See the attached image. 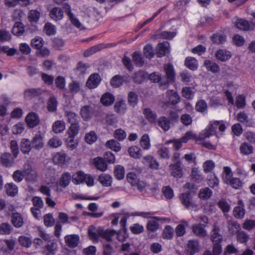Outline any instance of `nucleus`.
Wrapping results in <instances>:
<instances>
[{"label":"nucleus","instance_id":"nucleus-26","mask_svg":"<svg viewBox=\"0 0 255 255\" xmlns=\"http://www.w3.org/2000/svg\"><path fill=\"white\" fill-rule=\"evenodd\" d=\"M127 109V106L126 101L123 99L117 101L114 105V110L115 112L118 114H124Z\"/></svg>","mask_w":255,"mask_h":255},{"label":"nucleus","instance_id":"nucleus-36","mask_svg":"<svg viewBox=\"0 0 255 255\" xmlns=\"http://www.w3.org/2000/svg\"><path fill=\"white\" fill-rule=\"evenodd\" d=\"M143 114L146 119L150 123H155L157 120V115L153 112L149 108H145L144 109Z\"/></svg>","mask_w":255,"mask_h":255},{"label":"nucleus","instance_id":"nucleus-7","mask_svg":"<svg viewBox=\"0 0 255 255\" xmlns=\"http://www.w3.org/2000/svg\"><path fill=\"white\" fill-rule=\"evenodd\" d=\"M102 79L98 73L92 74L86 82V86L90 89L97 88L100 84Z\"/></svg>","mask_w":255,"mask_h":255},{"label":"nucleus","instance_id":"nucleus-1","mask_svg":"<svg viewBox=\"0 0 255 255\" xmlns=\"http://www.w3.org/2000/svg\"><path fill=\"white\" fill-rule=\"evenodd\" d=\"M154 214L155 213L153 212H134L131 213L130 214V216H140L144 218H149L155 220V221H148L146 224V227L148 232V235L151 238H154L155 235H154L153 234L150 235V233L156 232V231L159 228V225L157 221L169 222L170 221V219L169 218L166 217L152 216V215H154Z\"/></svg>","mask_w":255,"mask_h":255},{"label":"nucleus","instance_id":"nucleus-20","mask_svg":"<svg viewBox=\"0 0 255 255\" xmlns=\"http://www.w3.org/2000/svg\"><path fill=\"white\" fill-rule=\"evenodd\" d=\"M212 43L216 45H222L227 41V36L221 33L216 32L210 37Z\"/></svg>","mask_w":255,"mask_h":255},{"label":"nucleus","instance_id":"nucleus-21","mask_svg":"<svg viewBox=\"0 0 255 255\" xmlns=\"http://www.w3.org/2000/svg\"><path fill=\"white\" fill-rule=\"evenodd\" d=\"M239 206H236L233 210V215L237 219H243L245 215L244 205L242 200L239 201Z\"/></svg>","mask_w":255,"mask_h":255},{"label":"nucleus","instance_id":"nucleus-19","mask_svg":"<svg viewBox=\"0 0 255 255\" xmlns=\"http://www.w3.org/2000/svg\"><path fill=\"white\" fill-rule=\"evenodd\" d=\"M148 78V73L143 70H139L134 73L132 76L133 82L136 84H141Z\"/></svg>","mask_w":255,"mask_h":255},{"label":"nucleus","instance_id":"nucleus-51","mask_svg":"<svg viewBox=\"0 0 255 255\" xmlns=\"http://www.w3.org/2000/svg\"><path fill=\"white\" fill-rule=\"evenodd\" d=\"M212 191L208 187L200 189L198 194L199 197L202 200H208L212 196Z\"/></svg>","mask_w":255,"mask_h":255},{"label":"nucleus","instance_id":"nucleus-39","mask_svg":"<svg viewBox=\"0 0 255 255\" xmlns=\"http://www.w3.org/2000/svg\"><path fill=\"white\" fill-rule=\"evenodd\" d=\"M58 102L54 96L50 97L47 103V109L49 112L54 113L57 111Z\"/></svg>","mask_w":255,"mask_h":255},{"label":"nucleus","instance_id":"nucleus-6","mask_svg":"<svg viewBox=\"0 0 255 255\" xmlns=\"http://www.w3.org/2000/svg\"><path fill=\"white\" fill-rule=\"evenodd\" d=\"M199 252V243L196 240H190L188 241L185 248V253L187 255H194Z\"/></svg>","mask_w":255,"mask_h":255},{"label":"nucleus","instance_id":"nucleus-4","mask_svg":"<svg viewBox=\"0 0 255 255\" xmlns=\"http://www.w3.org/2000/svg\"><path fill=\"white\" fill-rule=\"evenodd\" d=\"M170 53V44L168 41L159 43L156 47L155 55L162 58Z\"/></svg>","mask_w":255,"mask_h":255},{"label":"nucleus","instance_id":"nucleus-52","mask_svg":"<svg viewBox=\"0 0 255 255\" xmlns=\"http://www.w3.org/2000/svg\"><path fill=\"white\" fill-rule=\"evenodd\" d=\"M141 147L144 150H148L150 147V138L148 134H144L141 137L140 140Z\"/></svg>","mask_w":255,"mask_h":255},{"label":"nucleus","instance_id":"nucleus-5","mask_svg":"<svg viewBox=\"0 0 255 255\" xmlns=\"http://www.w3.org/2000/svg\"><path fill=\"white\" fill-rule=\"evenodd\" d=\"M16 158L9 152H3L0 156V164L4 167H10L14 164Z\"/></svg>","mask_w":255,"mask_h":255},{"label":"nucleus","instance_id":"nucleus-32","mask_svg":"<svg viewBox=\"0 0 255 255\" xmlns=\"http://www.w3.org/2000/svg\"><path fill=\"white\" fill-rule=\"evenodd\" d=\"M12 225L16 228L21 227L23 224V219L22 215L17 212L13 213L11 216Z\"/></svg>","mask_w":255,"mask_h":255},{"label":"nucleus","instance_id":"nucleus-15","mask_svg":"<svg viewBox=\"0 0 255 255\" xmlns=\"http://www.w3.org/2000/svg\"><path fill=\"white\" fill-rule=\"evenodd\" d=\"M66 244L70 248H75L78 246L79 242V236L78 235L72 234L66 235L64 237Z\"/></svg>","mask_w":255,"mask_h":255},{"label":"nucleus","instance_id":"nucleus-54","mask_svg":"<svg viewBox=\"0 0 255 255\" xmlns=\"http://www.w3.org/2000/svg\"><path fill=\"white\" fill-rule=\"evenodd\" d=\"M128 152L130 156L135 158H139L141 156V150L137 146L129 147Z\"/></svg>","mask_w":255,"mask_h":255},{"label":"nucleus","instance_id":"nucleus-35","mask_svg":"<svg viewBox=\"0 0 255 255\" xmlns=\"http://www.w3.org/2000/svg\"><path fill=\"white\" fill-rule=\"evenodd\" d=\"M180 199L182 204L188 208L191 205L192 196L190 192L183 193L180 195Z\"/></svg>","mask_w":255,"mask_h":255},{"label":"nucleus","instance_id":"nucleus-53","mask_svg":"<svg viewBox=\"0 0 255 255\" xmlns=\"http://www.w3.org/2000/svg\"><path fill=\"white\" fill-rule=\"evenodd\" d=\"M128 104L130 106L134 107L138 103V95L135 92L130 91L128 94Z\"/></svg>","mask_w":255,"mask_h":255},{"label":"nucleus","instance_id":"nucleus-64","mask_svg":"<svg viewBox=\"0 0 255 255\" xmlns=\"http://www.w3.org/2000/svg\"><path fill=\"white\" fill-rule=\"evenodd\" d=\"M97 139V136L95 131H91L87 133L85 136V141L86 143L91 144Z\"/></svg>","mask_w":255,"mask_h":255},{"label":"nucleus","instance_id":"nucleus-33","mask_svg":"<svg viewBox=\"0 0 255 255\" xmlns=\"http://www.w3.org/2000/svg\"><path fill=\"white\" fill-rule=\"evenodd\" d=\"M185 66L188 69L195 71L198 67V62L197 60L193 57H187L185 60Z\"/></svg>","mask_w":255,"mask_h":255},{"label":"nucleus","instance_id":"nucleus-63","mask_svg":"<svg viewBox=\"0 0 255 255\" xmlns=\"http://www.w3.org/2000/svg\"><path fill=\"white\" fill-rule=\"evenodd\" d=\"M44 30L48 36L55 35L56 33L55 26L49 22L45 24Z\"/></svg>","mask_w":255,"mask_h":255},{"label":"nucleus","instance_id":"nucleus-47","mask_svg":"<svg viewBox=\"0 0 255 255\" xmlns=\"http://www.w3.org/2000/svg\"><path fill=\"white\" fill-rule=\"evenodd\" d=\"M195 110L201 113L206 114L207 113V104L204 100L197 101L195 105Z\"/></svg>","mask_w":255,"mask_h":255},{"label":"nucleus","instance_id":"nucleus-2","mask_svg":"<svg viewBox=\"0 0 255 255\" xmlns=\"http://www.w3.org/2000/svg\"><path fill=\"white\" fill-rule=\"evenodd\" d=\"M127 179L131 186L137 187L138 190L142 191L145 187V183L140 181L137 175L133 172H129L127 175Z\"/></svg>","mask_w":255,"mask_h":255},{"label":"nucleus","instance_id":"nucleus-24","mask_svg":"<svg viewBox=\"0 0 255 255\" xmlns=\"http://www.w3.org/2000/svg\"><path fill=\"white\" fill-rule=\"evenodd\" d=\"M235 26L238 29L243 31H249L251 29V25L249 22L242 18L237 19L235 23Z\"/></svg>","mask_w":255,"mask_h":255},{"label":"nucleus","instance_id":"nucleus-31","mask_svg":"<svg viewBox=\"0 0 255 255\" xmlns=\"http://www.w3.org/2000/svg\"><path fill=\"white\" fill-rule=\"evenodd\" d=\"M72 182L75 185H79L84 183L86 174L82 171H78L72 175Z\"/></svg>","mask_w":255,"mask_h":255},{"label":"nucleus","instance_id":"nucleus-48","mask_svg":"<svg viewBox=\"0 0 255 255\" xmlns=\"http://www.w3.org/2000/svg\"><path fill=\"white\" fill-rule=\"evenodd\" d=\"M114 175L115 177L118 180H122L124 178L125 169L121 165H116L114 169Z\"/></svg>","mask_w":255,"mask_h":255},{"label":"nucleus","instance_id":"nucleus-3","mask_svg":"<svg viewBox=\"0 0 255 255\" xmlns=\"http://www.w3.org/2000/svg\"><path fill=\"white\" fill-rule=\"evenodd\" d=\"M130 76L126 75H116L113 76L110 81V84L113 88H119L124 83L129 82Z\"/></svg>","mask_w":255,"mask_h":255},{"label":"nucleus","instance_id":"nucleus-46","mask_svg":"<svg viewBox=\"0 0 255 255\" xmlns=\"http://www.w3.org/2000/svg\"><path fill=\"white\" fill-rule=\"evenodd\" d=\"M98 180L103 186L109 187L112 184V178L109 174H101L99 176Z\"/></svg>","mask_w":255,"mask_h":255},{"label":"nucleus","instance_id":"nucleus-43","mask_svg":"<svg viewBox=\"0 0 255 255\" xmlns=\"http://www.w3.org/2000/svg\"><path fill=\"white\" fill-rule=\"evenodd\" d=\"M211 240L213 243H221L223 241L222 235L220 234V229L218 227H215L212 230V234L211 236Z\"/></svg>","mask_w":255,"mask_h":255},{"label":"nucleus","instance_id":"nucleus-8","mask_svg":"<svg viewBox=\"0 0 255 255\" xmlns=\"http://www.w3.org/2000/svg\"><path fill=\"white\" fill-rule=\"evenodd\" d=\"M110 46V44L100 43L95 45L86 50L83 53V56L85 57H88L103 49L109 48Z\"/></svg>","mask_w":255,"mask_h":255},{"label":"nucleus","instance_id":"nucleus-57","mask_svg":"<svg viewBox=\"0 0 255 255\" xmlns=\"http://www.w3.org/2000/svg\"><path fill=\"white\" fill-rule=\"evenodd\" d=\"M106 145L108 148H110L116 152L119 151L121 149L120 144L115 139L108 140Z\"/></svg>","mask_w":255,"mask_h":255},{"label":"nucleus","instance_id":"nucleus-42","mask_svg":"<svg viewBox=\"0 0 255 255\" xmlns=\"http://www.w3.org/2000/svg\"><path fill=\"white\" fill-rule=\"evenodd\" d=\"M170 121L164 116L160 117L158 120V125L165 131L170 129Z\"/></svg>","mask_w":255,"mask_h":255},{"label":"nucleus","instance_id":"nucleus-59","mask_svg":"<svg viewBox=\"0 0 255 255\" xmlns=\"http://www.w3.org/2000/svg\"><path fill=\"white\" fill-rule=\"evenodd\" d=\"M66 144L67 148L72 150L77 147L78 141L77 139H75V137L68 136L66 139Z\"/></svg>","mask_w":255,"mask_h":255},{"label":"nucleus","instance_id":"nucleus-60","mask_svg":"<svg viewBox=\"0 0 255 255\" xmlns=\"http://www.w3.org/2000/svg\"><path fill=\"white\" fill-rule=\"evenodd\" d=\"M162 192L167 200H170L174 196L173 190L170 186H163L162 189Z\"/></svg>","mask_w":255,"mask_h":255},{"label":"nucleus","instance_id":"nucleus-58","mask_svg":"<svg viewBox=\"0 0 255 255\" xmlns=\"http://www.w3.org/2000/svg\"><path fill=\"white\" fill-rule=\"evenodd\" d=\"M44 40L42 38L38 36L32 39L31 41V46L33 48L40 49L44 45Z\"/></svg>","mask_w":255,"mask_h":255},{"label":"nucleus","instance_id":"nucleus-11","mask_svg":"<svg viewBox=\"0 0 255 255\" xmlns=\"http://www.w3.org/2000/svg\"><path fill=\"white\" fill-rule=\"evenodd\" d=\"M32 149L40 150L44 146L43 136L40 133L35 134L31 141Z\"/></svg>","mask_w":255,"mask_h":255},{"label":"nucleus","instance_id":"nucleus-18","mask_svg":"<svg viewBox=\"0 0 255 255\" xmlns=\"http://www.w3.org/2000/svg\"><path fill=\"white\" fill-rule=\"evenodd\" d=\"M94 110L90 105H85L82 107L80 110V115L85 121H88L92 118Z\"/></svg>","mask_w":255,"mask_h":255},{"label":"nucleus","instance_id":"nucleus-40","mask_svg":"<svg viewBox=\"0 0 255 255\" xmlns=\"http://www.w3.org/2000/svg\"><path fill=\"white\" fill-rule=\"evenodd\" d=\"M24 30L25 27L22 22H16L12 28L11 32L13 35L20 36L23 34Z\"/></svg>","mask_w":255,"mask_h":255},{"label":"nucleus","instance_id":"nucleus-10","mask_svg":"<svg viewBox=\"0 0 255 255\" xmlns=\"http://www.w3.org/2000/svg\"><path fill=\"white\" fill-rule=\"evenodd\" d=\"M142 163L151 169L157 170L159 168V162L151 155L144 156L142 158Z\"/></svg>","mask_w":255,"mask_h":255},{"label":"nucleus","instance_id":"nucleus-62","mask_svg":"<svg viewBox=\"0 0 255 255\" xmlns=\"http://www.w3.org/2000/svg\"><path fill=\"white\" fill-rule=\"evenodd\" d=\"M56 244L53 241L45 246V252L46 255H55L56 251Z\"/></svg>","mask_w":255,"mask_h":255},{"label":"nucleus","instance_id":"nucleus-17","mask_svg":"<svg viewBox=\"0 0 255 255\" xmlns=\"http://www.w3.org/2000/svg\"><path fill=\"white\" fill-rule=\"evenodd\" d=\"M49 15L52 20L57 21L63 18L64 12L61 8L54 7L50 10Z\"/></svg>","mask_w":255,"mask_h":255},{"label":"nucleus","instance_id":"nucleus-37","mask_svg":"<svg viewBox=\"0 0 255 255\" xmlns=\"http://www.w3.org/2000/svg\"><path fill=\"white\" fill-rule=\"evenodd\" d=\"M168 96L169 102L173 105H175L180 101V97L179 96L177 92L173 90L168 91L167 92Z\"/></svg>","mask_w":255,"mask_h":255},{"label":"nucleus","instance_id":"nucleus-44","mask_svg":"<svg viewBox=\"0 0 255 255\" xmlns=\"http://www.w3.org/2000/svg\"><path fill=\"white\" fill-rule=\"evenodd\" d=\"M5 189L6 194L11 197L15 196L18 193V187L13 183L6 184Z\"/></svg>","mask_w":255,"mask_h":255},{"label":"nucleus","instance_id":"nucleus-22","mask_svg":"<svg viewBox=\"0 0 255 255\" xmlns=\"http://www.w3.org/2000/svg\"><path fill=\"white\" fill-rule=\"evenodd\" d=\"M71 179L72 177L71 174L68 172H64L59 178L58 184L61 187L65 188L69 185Z\"/></svg>","mask_w":255,"mask_h":255},{"label":"nucleus","instance_id":"nucleus-34","mask_svg":"<svg viewBox=\"0 0 255 255\" xmlns=\"http://www.w3.org/2000/svg\"><path fill=\"white\" fill-rule=\"evenodd\" d=\"M237 120L242 124H245L247 127H251L253 125L252 120L249 119L248 115L244 112H241L237 116Z\"/></svg>","mask_w":255,"mask_h":255},{"label":"nucleus","instance_id":"nucleus-13","mask_svg":"<svg viewBox=\"0 0 255 255\" xmlns=\"http://www.w3.org/2000/svg\"><path fill=\"white\" fill-rule=\"evenodd\" d=\"M25 121L29 128H33L39 124V119L36 113L30 112L26 116Z\"/></svg>","mask_w":255,"mask_h":255},{"label":"nucleus","instance_id":"nucleus-41","mask_svg":"<svg viewBox=\"0 0 255 255\" xmlns=\"http://www.w3.org/2000/svg\"><path fill=\"white\" fill-rule=\"evenodd\" d=\"M174 236L173 228L170 225H166L162 231L161 237L165 240H171Z\"/></svg>","mask_w":255,"mask_h":255},{"label":"nucleus","instance_id":"nucleus-27","mask_svg":"<svg viewBox=\"0 0 255 255\" xmlns=\"http://www.w3.org/2000/svg\"><path fill=\"white\" fill-rule=\"evenodd\" d=\"M41 94L40 88H30L24 91V97L25 99L31 100L39 96Z\"/></svg>","mask_w":255,"mask_h":255},{"label":"nucleus","instance_id":"nucleus-56","mask_svg":"<svg viewBox=\"0 0 255 255\" xmlns=\"http://www.w3.org/2000/svg\"><path fill=\"white\" fill-rule=\"evenodd\" d=\"M80 130L79 124H72L67 130L68 136L75 137L79 133Z\"/></svg>","mask_w":255,"mask_h":255},{"label":"nucleus","instance_id":"nucleus-25","mask_svg":"<svg viewBox=\"0 0 255 255\" xmlns=\"http://www.w3.org/2000/svg\"><path fill=\"white\" fill-rule=\"evenodd\" d=\"M115 100V96L112 94L107 92L102 96L100 102L103 106H109L114 103Z\"/></svg>","mask_w":255,"mask_h":255},{"label":"nucleus","instance_id":"nucleus-9","mask_svg":"<svg viewBox=\"0 0 255 255\" xmlns=\"http://www.w3.org/2000/svg\"><path fill=\"white\" fill-rule=\"evenodd\" d=\"M68 157L67 154L64 151L56 153L53 156V162L55 164L62 166L68 161Z\"/></svg>","mask_w":255,"mask_h":255},{"label":"nucleus","instance_id":"nucleus-38","mask_svg":"<svg viewBox=\"0 0 255 255\" xmlns=\"http://www.w3.org/2000/svg\"><path fill=\"white\" fill-rule=\"evenodd\" d=\"M116 231L115 230H103L99 229V235L100 237L103 239H105L106 241L108 242H110L112 241L113 237L115 235Z\"/></svg>","mask_w":255,"mask_h":255},{"label":"nucleus","instance_id":"nucleus-55","mask_svg":"<svg viewBox=\"0 0 255 255\" xmlns=\"http://www.w3.org/2000/svg\"><path fill=\"white\" fill-rule=\"evenodd\" d=\"M240 149L241 153L244 155H249L253 152V147L245 142L241 144Z\"/></svg>","mask_w":255,"mask_h":255},{"label":"nucleus","instance_id":"nucleus-45","mask_svg":"<svg viewBox=\"0 0 255 255\" xmlns=\"http://www.w3.org/2000/svg\"><path fill=\"white\" fill-rule=\"evenodd\" d=\"M191 176V181L196 183H201L203 179V177L200 173V171L195 167L192 168Z\"/></svg>","mask_w":255,"mask_h":255},{"label":"nucleus","instance_id":"nucleus-12","mask_svg":"<svg viewBox=\"0 0 255 255\" xmlns=\"http://www.w3.org/2000/svg\"><path fill=\"white\" fill-rule=\"evenodd\" d=\"M181 164V162H178L170 164L169 168L171 174L174 177L178 178L183 176V170Z\"/></svg>","mask_w":255,"mask_h":255},{"label":"nucleus","instance_id":"nucleus-14","mask_svg":"<svg viewBox=\"0 0 255 255\" xmlns=\"http://www.w3.org/2000/svg\"><path fill=\"white\" fill-rule=\"evenodd\" d=\"M92 163L98 170L101 171H105L108 168V164L105 160L100 156L94 158Z\"/></svg>","mask_w":255,"mask_h":255},{"label":"nucleus","instance_id":"nucleus-30","mask_svg":"<svg viewBox=\"0 0 255 255\" xmlns=\"http://www.w3.org/2000/svg\"><path fill=\"white\" fill-rule=\"evenodd\" d=\"M164 70L167 80L170 82H174L175 80V73L172 64L165 65Z\"/></svg>","mask_w":255,"mask_h":255},{"label":"nucleus","instance_id":"nucleus-50","mask_svg":"<svg viewBox=\"0 0 255 255\" xmlns=\"http://www.w3.org/2000/svg\"><path fill=\"white\" fill-rule=\"evenodd\" d=\"M66 116L67 118L68 122L71 124H79L80 118L75 113L72 112H67Z\"/></svg>","mask_w":255,"mask_h":255},{"label":"nucleus","instance_id":"nucleus-49","mask_svg":"<svg viewBox=\"0 0 255 255\" xmlns=\"http://www.w3.org/2000/svg\"><path fill=\"white\" fill-rule=\"evenodd\" d=\"M65 129V124L63 121H57L52 126L53 131L55 133H61Z\"/></svg>","mask_w":255,"mask_h":255},{"label":"nucleus","instance_id":"nucleus-23","mask_svg":"<svg viewBox=\"0 0 255 255\" xmlns=\"http://www.w3.org/2000/svg\"><path fill=\"white\" fill-rule=\"evenodd\" d=\"M204 65L208 71L213 73H217L220 71L219 65L212 60L208 59L205 60Z\"/></svg>","mask_w":255,"mask_h":255},{"label":"nucleus","instance_id":"nucleus-61","mask_svg":"<svg viewBox=\"0 0 255 255\" xmlns=\"http://www.w3.org/2000/svg\"><path fill=\"white\" fill-rule=\"evenodd\" d=\"M143 53L146 58L149 59L153 58L155 54L154 52L153 47L150 44H147L144 46L143 48Z\"/></svg>","mask_w":255,"mask_h":255},{"label":"nucleus","instance_id":"nucleus-28","mask_svg":"<svg viewBox=\"0 0 255 255\" xmlns=\"http://www.w3.org/2000/svg\"><path fill=\"white\" fill-rule=\"evenodd\" d=\"M19 147L23 154H28L32 149L31 141L28 138H22L20 141Z\"/></svg>","mask_w":255,"mask_h":255},{"label":"nucleus","instance_id":"nucleus-29","mask_svg":"<svg viewBox=\"0 0 255 255\" xmlns=\"http://www.w3.org/2000/svg\"><path fill=\"white\" fill-rule=\"evenodd\" d=\"M205 225L202 224H195L192 226L193 233L199 237H205L207 235L206 231L204 229Z\"/></svg>","mask_w":255,"mask_h":255},{"label":"nucleus","instance_id":"nucleus-16","mask_svg":"<svg viewBox=\"0 0 255 255\" xmlns=\"http://www.w3.org/2000/svg\"><path fill=\"white\" fill-rule=\"evenodd\" d=\"M216 58L222 62H225L230 59L232 57L231 52L225 49H220L215 53Z\"/></svg>","mask_w":255,"mask_h":255}]
</instances>
